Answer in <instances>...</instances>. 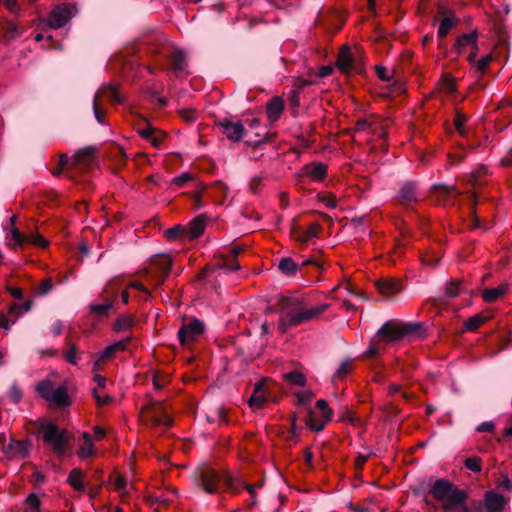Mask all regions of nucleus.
Masks as SVG:
<instances>
[{
    "label": "nucleus",
    "instance_id": "obj_23",
    "mask_svg": "<svg viewBox=\"0 0 512 512\" xmlns=\"http://www.w3.org/2000/svg\"><path fill=\"white\" fill-rule=\"evenodd\" d=\"M460 194L454 187L446 185H436L433 187V195L439 204H453L454 199Z\"/></svg>",
    "mask_w": 512,
    "mask_h": 512
},
{
    "label": "nucleus",
    "instance_id": "obj_42",
    "mask_svg": "<svg viewBox=\"0 0 512 512\" xmlns=\"http://www.w3.org/2000/svg\"><path fill=\"white\" fill-rule=\"evenodd\" d=\"M278 269L285 275H295L298 270V265L292 258H283L278 264Z\"/></svg>",
    "mask_w": 512,
    "mask_h": 512
},
{
    "label": "nucleus",
    "instance_id": "obj_21",
    "mask_svg": "<svg viewBox=\"0 0 512 512\" xmlns=\"http://www.w3.org/2000/svg\"><path fill=\"white\" fill-rule=\"evenodd\" d=\"M102 298L104 300L103 303L90 306L91 312L99 317L106 316L115 301V292L110 289V286L105 287Z\"/></svg>",
    "mask_w": 512,
    "mask_h": 512
},
{
    "label": "nucleus",
    "instance_id": "obj_34",
    "mask_svg": "<svg viewBox=\"0 0 512 512\" xmlns=\"http://www.w3.org/2000/svg\"><path fill=\"white\" fill-rule=\"evenodd\" d=\"M48 402H50L56 407L68 406L70 404V399L67 393V389L63 386L55 388Z\"/></svg>",
    "mask_w": 512,
    "mask_h": 512
},
{
    "label": "nucleus",
    "instance_id": "obj_26",
    "mask_svg": "<svg viewBox=\"0 0 512 512\" xmlns=\"http://www.w3.org/2000/svg\"><path fill=\"white\" fill-rule=\"evenodd\" d=\"M484 502L487 512H501L506 505L504 496L493 491H488L485 494Z\"/></svg>",
    "mask_w": 512,
    "mask_h": 512
},
{
    "label": "nucleus",
    "instance_id": "obj_6",
    "mask_svg": "<svg viewBox=\"0 0 512 512\" xmlns=\"http://www.w3.org/2000/svg\"><path fill=\"white\" fill-rule=\"evenodd\" d=\"M39 430L43 441L50 446L54 454L58 457H63L70 446L72 439L70 433L49 420H41L39 422Z\"/></svg>",
    "mask_w": 512,
    "mask_h": 512
},
{
    "label": "nucleus",
    "instance_id": "obj_35",
    "mask_svg": "<svg viewBox=\"0 0 512 512\" xmlns=\"http://www.w3.org/2000/svg\"><path fill=\"white\" fill-rule=\"evenodd\" d=\"M508 286L506 284H501L498 287L487 288L482 292V299L487 303H492L497 301L503 295L507 293Z\"/></svg>",
    "mask_w": 512,
    "mask_h": 512
},
{
    "label": "nucleus",
    "instance_id": "obj_18",
    "mask_svg": "<svg viewBox=\"0 0 512 512\" xmlns=\"http://www.w3.org/2000/svg\"><path fill=\"white\" fill-rule=\"evenodd\" d=\"M30 443L27 440H10L3 446V451L9 458L23 459L29 453Z\"/></svg>",
    "mask_w": 512,
    "mask_h": 512
},
{
    "label": "nucleus",
    "instance_id": "obj_19",
    "mask_svg": "<svg viewBox=\"0 0 512 512\" xmlns=\"http://www.w3.org/2000/svg\"><path fill=\"white\" fill-rule=\"evenodd\" d=\"M268 401L267 381L261 380L256 383L253 394L251 395L248 403L249 406L256 410L265 406Z\"/></svg>",
    "mask_w": 512,
    "mask_h": 512
},
{
    "label": "nucleus",
    "instance_id": "obj_45",
    "mask_svg": "<svg viewBox=\"0 0 512 512\" xmlns=\"http://www.w3.org/2000/svg\"><path fill=\"white\" fill-rule=\"evenodd\" d=\"M487 175V168L485 166H480L475 171H473L470 175V183L476 187L484 184V177Z\"/></svg>",
    "mask_w": 512,
    "mask_h": 512
},
{
    "label": "nucleus",
    "instance_id": "obj_3",
    "mask_svg": "<svg viewBox=\"0 0 512 512\" xmlns=\"http://www.w3.org/2000/svg\"><path fill=\"white\" fill-rule=\"evenodd\" d=\"M172 267V259L169 255H155L150 259L149 265L139 273L147 285L141 281H132L128 284L129 288L138 290L143 294V300L151 297L150 288L156 289L162 285L170 273Z\"/></svg>",
    "mask_w": 512,
    "mask_h": 512
},
{
    "label": "nucleus",
    "instance_id": "obj_32",
    "mask_svg": "<svg viewBox=\"0 0 512 512\" xmlns=\"http://www.w3.org/2000/svg\"><path fill=\"white\" fill-rule=\"evenodd\" d=\"M353 63V55L348 46H343L338 54V59L336 62L337 67L343 71L347 72L351 69Z\"/></svg>",
    "mask_w": 512,
    "mask_h": 512
},
{
    "label": "nucleus",
    "instance_id": "obj_5",
    "mask_svg": "<svg viewBox=\"0 0 512 512\" xmlns=\"http://www.w3.org/2000/svg\"><path fill=\"white\" fill-rule=\"evenodd\" d=\"M166 61L177 76H187V57L183 50L171 45H162L153 56L152 63L147 66L149 73L167 70Z\"/></svg>",
    "mask_w": 512,
    "mask_h": 512
},
{
    "label": "nucleus",
    "instance_id": "obj_59",
    "mask_svg": "<svg viewBox=\"0 0 512 512\" xmlns=\"http://www.w3.org/2000/svg\"><path fill=\"white\" fill-rule=\"evenodd\" d=\"M193 179V175L191 173H188V172H185V173H182L181 175L173 178L172 180V185L177 187V188H181L183 187L188 181L192 180Z\"/></svg>",
    "mask_w": 512,
    "mask_h": 512
},
{
    "label": "nucleus",
    "instance_id": "obj_27",
    "mask_svg": "<svg viewBox=\"0 0 512 512\" xmlns=\"http://www.w3.org/2000/svg\"><path fill=\"white\" fill-rule=\"evenodd\" d=\"M399 202L404 207H411L413 203L418 201L416 187L412 183L404 184L398 194Z\"/></svg>",
    "mask_w": 512,
    "mask_h": 512
},
{
    "label": "nucleus",
    "instance_id": "obj_56",
    "mask_svg": "<svg viewBox=\"0 0 512 512\" xmlns=\"http://www.w3.org/2000/svg\"><path fill=\"white\" fill-rule=\"evenodd\" d=\"M19 34H20V32L18 30V27L14 22H12V21L6 22V24L4 26L5 38L13 39V38L17 37Z\"/></svg>",
    "mask_w": 512,
    "mask_h": 512
},
{
    "label": "nucleus",
    "instance_id": "obj_15",
    "mask_svg": "<svg viewBox=\"0 0 512 512\" xmlns=\"http://www.w3.org/2000/svg\"><path fill=\"white\" fill-rule=\"evenodd\" d=\"M72 17V7L60 4L50 12L48 23L54 29H59L67 24Z\"/></svg>",
    "mask_w": 512,
    "mask_h": 512
},
{
    "label": "nucleus",
    "instance_id": "obj_53",
    "mask_svg": "<svg viewBox=\"0 0 512 512\" xmlns=\"http://www.w3.org/2000/svg\"><path fill=\"white\" fill-rule=\"evenodd\" d=\"M177 498V490L174 488L167 489L161 495L157 496V501L165 505L173 503Z\"/></svg>",
    "mask_w": 512,
    "mask_h": 512
},
{
    "label": "nucleus",
    "instance_id": "obj_29",
    "mask_svg": "<svg viewBox=\"0 0 512 512\" xmlns=\"http://www.w3.org/2000/svg\"><path fill=\"white\" fill-rule=\"evenodd\" d=\"M456 91L455 78L450 74H443L436 84V93L451 95Z\"/></svg>",
    "mask_w": 512,
    "mask_h": 512
},
{
    "label": "nucleus",
    "instance_id": "obj_58",
    "mask_svg": "<svg viewBox=\"0 0 512 512\" xmlns=\"http://www.w3.org/2000/svg\"><path fill=\"white\" fill-rule=\"evenodd\" d=\"M298 404L306 405L314 398V394L310 390L299 391L295 394Z\"/></svg>",
    "mask_w": 512,
    "mask_h": 512
},
{
    "label": "nucleus",
    "instance_id": "obj_1",
    "mask_svg": "<svg viewBox=\"0 0 512 512\" xmlns=\"http://www.w3.org/2000/svg\"><path fill=\"white\" fill-rule=\"evenodd\" d=\"M329 307L327 303L314 305L303 294L281 295L278 300V328L284 333L291 328L317 321Z\"/></svg>",
    "mask_w": 512,
    "mask_h": 512
},
{
    "label": "nucleus",
    "instance_id": "obj_60",
    "mask_svg": "<svg viewBox=\"0 0 512 512\" xmlns=\"http://www.w3.org/2000/svg\"><path fill=\"white\" fill-rule=\"evenodd\" d=\"M465 467L473 472H480L482 469L481 460L478 457H470L466 459Z\"/></svg>",
    "mask_w": 512,
    "mask_h": 512
},
{
    "label": "nucleus",
    "instance_id": "obj_36",
    "mask_svg": "<svg viewBox=\"0 0 512 512\" xmlns=\"http://www.w3.org/2000/svg\"><path fill=\"white\" fill-rule=\"evenodd\" d=\"M491 318L490 315L484 313H477L471 317H469L464 322V328L466 331L474 332L484 323H486Z\"/></svg>",
    "mask_w": 512,
    "mask_h": 512
},
{
    "label": "nucleus",
    "instance_id": "obj_11",
    "mask_svg": "<svg viewBox=\"0 0 512 512\" xmlns=\"http://www.w3.org/2000/svg\"><path fill=\"white\" fill-rule=\"evenodd\" d=\"M416 328V325L412 323L388 321L379 329L378 336L389 342L397 341L416 331Z\"/></svg>",
    "mask_w": 512,
    "mask_h": 512
},
{
    "label": "nucleus",
    "instance_id": "obj_54",
    "mask_svg": "<svg viewBox=\"0 0 512 512\" xmlns=\"http://www.w3.org/2000/svg\"><path fill=\"white\" fill-rule=\"evenodd\" d=\"M216 415H208L207 419L209 422H219L224 423L227 421V409L223 406H218L215 410Z\"/></svg>",
    "mask_w": 512,
    "mask_h": 512
},
{
    "label": "nucleus",
    "instance_id": "obj_20",
    "mask_svg": "<svg viewBox=\"0 0 512 512\" xmlns=\"http://www.w3.org/2000/svg\"><path fill=\"white\" fill-rule=\"evenodd\" d=\"M77 456L81 460L94 458L97 456V449L93 444V438L88 432H83L78 443Z\"/></svg>",
    "mask_w": 512,
    "mask_h": 512
},
{
    "label": "nucleus",
    "instance_id": "obj_17",
    "mask_svg": "<svg viewBox=\"0 0 512 512\" xmlns=\"http://www.w3.org/2000/svg\"><path fill=\"white\" fill-rule=\"evenodd\" d=\"M321 232V225L317 222L311 223L306 230L293 226L291 228L292 237L301 244H307L313 238L318 237Z\"/></svg>",
    "mask_w": 512,
    "mask_h": 512
},
{
    "label": "nucleus",
    "instance_id": "obj_8",
    "mask_svg": "<svg viewBox=\"0 0 512 512\" xmlns=\"http://www.w3.org/2000/svg\"><path fill=\"white\" fill-rule=\"evenodd\" d=\"M204 332V323L197 318H190L182 323L177 335L181 346L191 348L194 343L199 341Z\"/></svg>",
    "mask_w": 512,
    "mask_h": 512
},
{
    "label": "nucleus",
    "instance_id": "obj_41",
    "mask_svg": "<svg viewBox=\"0 0 512 512\" xmlns=\"http://www.w3.org/2000/svg\"><path fill=\"white\" fill-rule=\"evenodd\" d=\"M466 122H467V116L464 113H462L461 111H456V114L454 117V125H455L457 132L462 137H467L468 133H469L468 127L466 126Z\"/></svg>",
    "mask_w": 512,
    "mask_h": 512
},
{
    "label": "nucleus",
    "instance_id": "obj_48",
    "mask_svg": "<svg viewBox=\"0 0 512 512\" xmlns=\"http://www.w3.org/2000/svg\"><path fill=\"white\" fill-rule=\"evenodd\" d=\"M464 291V288L461 286V282L452 280L446 286L445 294L450 298H455L459 296Z\"/></svg>",
    "mask_w": 512,
    "mask_h": 512
},
{
    "label": "nucleus",
    "instance_id": "obj_63",
    "mask_svg": "<svg viewBox=\"0 0 512 512\" xmlns=\"http://www.w3.org/2000/svg\"><path fill=\"white\" fill-rule=\"evenodd\" d=\"M492 61L491 55H486L482 58H480L478 61L475 60L474 63H476V67L480 72H485L488 68L490 62Z\"/></svg>",
    "mask_w": 512,
    "mask_h": 512
},
{
    "label": "nucleus",
    "instance_id": "obj_47",
    "mask_svg": "<svg viewBox=\"0 0 512 512\" xmlns=\"http://www.w3.org/2000/svg\"><path fill=\"white\" fill-rule=\"evenodd\" d=\"M52 289L53 283L51 278H46L34 287V293L38 296H44L48 294Z\"/></svg>",
    "mask_w": 512,
    "mask_h": 512
},
{
    "label": "nucleus",
    "instance_id": "obj_55",
    "mask_svg": "<svg viewBox=\"0 0 512 512\" xmlns=\"http://www.w3.org/2000/svg\"><path fill=\"white\" fill-rule=\"evenodd\" d=\"M64 358L68 363L72 365L78 364V349L75 344H71L69 346L68 350L64 354Z\"/></svg>",
    "mask_w": 512,
    "mask_h": 512
},
{
    "label": "nucleus",
    "instance_id": "obj_46",
    "mask_svg": "<svg viewBox=\"0 0 512 512\" xmlns=\"http://www.w3.org/2000/svg\"><path fill=\"white\" fill-rule=\"evenodd\" d=\"M165 236L169 240H174V239H178V238L187 239L186 228L182 227L180 225L174 226L165 231Z\"/></svg>",
    "mask_w": 512,
    "mask_h": 512
},
{
    "label": "nucleus",
    "instance_id": "obj_13",
    "mask_svg": "<svg viewBox=\"0 0 512 512\" xmlns=\"http://www.w3.org/2000/svg\"><path fill=\"white\" fill-rule=\"evenodd\" d=\"M478 34L477 32H471L467 34H462L459 36L454 44V48L457 53H464L468 49H471V52L468 55V60L470 63H474L478 53V44H477Z\"/></svg>",
    "mask_w": 512,
    "mask_h": 512
},
{
    "label": "nucleus",
    "instance_id": "obj_61",
    "mask_svg": "<svg viewBox=\"0 0 512 512\" xmlns=\"http://www.w3.org/2000/svg\"><path fill=\"white\" fill-rule=\"evenodd\" d=\"M93 396H94L98 406H104L113 401V398L111 396L102 395L96 389L93 392Z\"/></svg>",
    "mask_w": 512,
    "mask_h": 512
},
{
    "label": "nucleus",
    "instance_id": "obj_51",
    "mask_svg": "<svg viewBox=\"0 0 512 512\" xmlns=\"http://www.w3.org/2000/svg\"><path fill=\"white\" fill-rule=\"evenodd\" d=\"M364 131H368L369 133H372L375 131V128H374V123L371 122L370 120L364 118V119H359L356 123V126H355V130H354V134H357V133H360V132H364ZM355 137V135H353V138Z\"/></svg>",
    "mask_w": 512,
    "mask_h": 512
},
{
    "label": "nucleus",
    "instance_id": "obj_40",
    "mask_svg": "<svg viewBox=\"0 0 512 512\" xmlns=\"http://www.w3.org/2000/svg\"><path fill=\"white\" fill-rule=\"evenodd\" d=\"M283 379L290 385L303 387L306 385V377L300 371H291L283 375Z\"/></svg>",
    "mask_w": 512,
    "mask_h": 512
},
{
    "label": "nucleus",
    "instance_id": "obj_62",
    "mask_svg": "<svg viewBox=\"0 0 512 512\" xmlns=\"http://www.w3.org/2000/svg\"><path fill=\"white\" fill-rule=\"evenodd\" d=\"M250 191L252 193H258L263 187V179L260 176H254L250 181Z\"/></svg>",
    "mask_w": 512,
    "mask_h": 512
},
{
    "label": "nucleus",
    "instance_id": "obj_7",
    "mask_svg": "<svg viewBox=\"0 0 512 512\" xmlns=\"http://www.w3.org/2000/svg\"><path fill=\"white\" fill-rule=\"evenodd\" d=\"M140 421L150 428L166 429L172 425L169 407L165 402H152L142 407Z\"/></svg>",
    "mask_w": 512,
    "mask_h": 512
},
{
    "label": "nucleus",
    "instance_id": "obj_49",
    "mask_svg": "<svg viewBox=\"0 0 512 512\" xmlns=\"http://www.w3.org/2000/svg\"><path fill=\"white\" fill-rule=\"evenodd\" d=\"M134 325V319L131 316H123L117 319L114 323L115 331H125L130 329Z\"/></svg>",
    "mask_w": 512,
    "mask_h": 512
},
{
    "label": "nucleus",
    "instance_id": "obj_10",
    "mask_svg": "<svg viewBox=\"0 0 512 512\" xmlns=\"http://www.w3.org/2000/svg\"><path fill=\"white\" fill-rule=\"evenodd\" d=\"M6 244L11 250L19 251L22 250L26 244H31L39 248H46L48 246V241L38 233L25 235L17 228L13 227L11 229L10 236L7 237Z\"/></svg>",
    "mask_w": 512,
    "mask_h": 512
},
{
    "label": "nucleus",
    "instance_id": "obj_31",
    "mask_svg": "<svg viewBox=\"0 0 512 512\" xmlns=\"http://www.w3.org/2000/svg\"><path fill=\"white\" fill-rule=\"evenodd\" d=\"M31 307H32L31 300H27L22 304L12 303L8 307V313L6 315L10 318L11 323L14 324L18 320L20 315L30 311Z\"/></svg>",
    "mask_w": 512,
    "mask_h": 512
},
{
    "label": "nucleus",
    "instance_id": "obj_52",
    "mask_svg": "<svg viewBox=\"0 0 512 512\" xmlns=\"http://www.w3.org/2000/svg\"><path fill=\"white\" fill-rule=\"evenodd\" d=\"M353 370L352 360L343 361L335 373V378L342 380Z\"/></svg>",
    "mask_w": 512,
    "mask_h": 512
},
{
    "label": "nucleus",
    "instance_id": "obj_37",
    "mask_svg": "<svg viewBox=\"0 0 512 512\" xmlns=\"http://www.w3.org/2000/svg\"><path fill=\"white\" fill-rule=\"evenodd\" d=\"M67 482L76 491H83L84 490V474H83V472L78 468L71 470L68 475Z\"/></svg>",
    "mask_w": 512,
    "mask_h": 512
},
{
    "label": "nucleus",
    "instance_id": "obj_43",
    "mask_svg": "<svg viewBox=\"0 0 512 512\" xmlns=\"http://www.w3.org/2000/svg\"><path fill=\"white\" fill-rule=\"evenodd\" d=\"M54 390V384L50 380L41 381L36 386L37 393L46 401L49 400Z\"/></svg>",
    "mask_w": 512,
    "mask_h": 512
},
{
    "label": "nucleus",
    "instance_id": "obj_14",
    "mask_svg": "<svg viewBox=\"0 0 512 512\" xmlns=\"http://www.w3.org/2000/svg\"><path fill=\"white\" fill-rule=\"evenodd\" d=\"M375 286L377 291L386 299L393 298L403 289L401 280L392 277H384L377 280Z\"/></svg>",
    "mask_w": 512,
    "mask_h": 512
},
{
    "label": "nucleus",
    "instance_id": "obj_25",
    "mask_svg": "<svg viewBox=\"0 0 512 512\" xmlns=\"http://www.w3.org/2000/svg\"><path fill=\"white\" fill-rule=\"evenodd\" d=\"M327 165L322 162H312L305 165L302 169L303 175L314 182H321L327 176Z\"/></svg>",
    "mask_w": 512,
    "mask_h": 512
},
{
    "label": "nucleus",
    "instance_id": "obj_38",
    "mask_svg": "<svg viewBox=\"0 0 512 512\" xmlns=\"http://www.w3.org/2000/svg\"><path fill=\"white\" fill-rule=\"evenodd\" d=\"M41 500L37 494H29L23 503V512H40Z\"/></svg>",
    "mask_w": 512,
    "mask_h": 512
},
{
    "label": "nucleus",
    "instance_id": "obj_28",
    "mask_svg": "<svg viewBox=\"0 0 512 512\" xmlns=\"http://www.w3.org/2000/svg\"><path fill=\"white\" fill-rule=\"evenodd\" d=\"M95 162L94 149L85 148L74 156V164L78 169H89Z\"/></svg>",
    "mask_w": 512,
    "mask_h": 512
},
{
    "label": "nucleus",
    "instance_id": "obj_57",
    "mask_svg": "<svg viewBox=\"0 0 512 512\" xmlns=\"http://www.w3.org/2000/svg\"><path fill=\"white\" fill-rule=\"evenodd\" d=\"M180 117L187 123L196 121L197 112L192 108H182L178 111Z\"/></svg>",
    "mask_w": 512,
    "mask_h": 512
},
{
    "label": "nucleus",
    "instance_id": "obj_33",
    "mask_svg": "<svg viewBox=\"0 0 512 512\" xmlns=\"http://www.w3.org/2000/svg\"><path fill=\"white\" fill-rule=\"evenodd\" d=\"M241 248L240 247H234L232 250H231V253L230 255L228 256H223L220 260V263L218 264L219 267L221 268H225L229 271H236L240 268L236 258L238 256V254L241 252Z\"/></svg>",
    "mask_w": 512,
    "mask_h": 512
},
{
    "label": "nucleus",
    "instance_id": "obj_9",
    "mask_svg": "<svg viewBox=\"0 0 512 512\" xmlns=\"http://www.w3.org/2000/svg\"><path fill=\"white\" fill-rule=\"evenodd\" d=\"M103 99L109 100L112 104H121L123 102L116 84L104 85L95 95L93 101V110L97 121L104 123L105 111L102 108Z\"/></svg>",
    "mask_w": 512,
    "mask_h": 512
},
{
    "label": "nucleus",
    "instance_id": "obj_44",
    "mask_svg": "<svg viewBox=\"0 0 512 512\" xmlns=\"http://www.w3.org/2000/svg\"><path fill=\"white\" fill-rule=\"evenodd\" d=\"M316 198L328 209H335L337 207L336 196L331 192H319Z\"/></svg>",
    "mask_w": 512,
    "mask_h": 512
},
{
    "label": "nucleus",
    "instance_id": "obj_12",
    "mask_svg": "<svg viewBox=\"0 0 512 512\" xmlns=\"http://www.w3.org/2000/svg\"><path fill=\"white\" fill-rule=\"evenodd\" d=\"M316 407L321 412V415L317 417L313 411H310L306 420V424L313 431L319 432L323 430L324 427L331 421L333 411L324 399L318 400L316 402Z\"/></svg>",
    "mask_w": 512,
    "mask_h": 512
},
{
    "label": "nucleus",
    "instance_id": "obj_30",
    "mask_svg": "<svg viewBox=\"0 0 512 512\" xmlns=\"http://www.w3.org/2000/svg\"><path fill=\"white\" fill-rule=\"evenodd\" d=\"M206 226V219L204 216H197L194 220L189 223L186 228L187 239H195L202 235Z\"/></svg>",
    "mask_w": 512,
    "mask_h": 512
},
{
    "label": "nucleus",
    "instance_id": "obj_24",
    "mask_svg": "<svg viewBox=\"0 0 512 512\" xmlns=\"http://www.w3.org/2000/svg\"><path fill=\"white\" fill-rule=\"evenodd\" d=\"M285 103L282 97L274 96L266 103V115L269 122L278 121L284 111Z\"/></svg>",
    "mask_w": 512,
    "mask_h": 512
},
{
    "label": "nucleus",
    "instance_id": "obj_16",
    "mask_svg": "<svg viewBox=\"0 0 512 512\" xmlns=\"http://www.w3.org/2000/svg\"><path fill=\"white\" fill-rule=\"evenodd\" d=\"M129 342L130 338L128 337L107 346L102 352H100L97 355L96 361L94 363V370H97L101 363L113 359L117 352L124 351Z\"/></svg>",
    "mask_w": 512,
    "mask_h": 512
},
{
    "label": "nucleus",
    "instance_id": "obj_39",
    "mask_svg": "<svg viewBox=\"0 0 512 512\" xmlns=\"http://www.w3.org/2000/svg\"><path fill=\"white\" fill-rule=\"evenodd\" d=\"M109 483L112 486V490L118 492L121 496L126 493L127 480L123 475L112 474Z\"/></svg>",
    "mask_w": 512,
    "mask_h": 512
},
{
    "label": "nucleus",
    "instance_id": "obj_2",
    "mask_svg": "<svg viewBox=\"0 0 512 512\" xmlns=\"http://www.w3.org/2000/svg\"><path fill=\"white\" fill-rule=\"evenodd\" d=\"M197 482L201 488L209 494L220 492V487L223 485L225 491L233 494H238L241 488L244 487L250 494L253 502L249 507H253L256 503V485L246 484L244 481L234 477L229 471H218L210 467H203L197 471Z\"/></svg>",
    "mask_w": 512,
    "mask_h": 512
},
{
    "label": "nucleus",
    "instance_id": "obj_50",
    "mask_svg": "<svg viewBox=\"0 0 512 512\" xmlns=\"http://www.w3.org/2000/svg\"><path fill=\"white\" fill-rule=\"evenodd\" d=\"M455 21L451 17H445L439 26L438 29V36L440 38H444L448 35V33L451 31V29L454 27Z\"/></svg>",
    "mask_w": 512,
    "mask_h": 512
},
{
    "label": "nucleus",
    "instance_id": "obj_64",
    "mask_svg": "<svg viewBox=\"0 0 512 512\" xmlns=\"http://www.w3.org/2000/svg\"><path fill=\"white\" fill-rule=\"evenodd\" d=\"M376 74L383 81H389L391 78L390 71L383 66H376Z\"/></svg>",
    "mask_w": 512,
    "mask_h": 512
},
{
    "label": "nucleus",
    "instance_id": "obj_4",
    "mask_svg": "<svg viewBox=\"0 0 512 512\" xmlns=\"http://www.w3.org/2000/svg\"><path fill=\"white\" fill-rule=\"evenodd\" d=\"M431 495L442 503L445 512H471L466 505L468 494L449 481L440 479L435 481L430 489Z\"/></svg>",
    "mask_w": 512,
    "mask_h": 512
},
{
    "label": "nucleus",
    "instance_id": "obj_22",
    "mask_svg": "<svg viewBox=\"0 0 512 512\" xmlns=\"http://www.w3.org/2000/svg\"><path fill=\"white\" fill-rule=\"evenodd\" d=\"M224 135L232 141H240L244 135L245 129L240 121H230L224 119L220 122Z\"/></svg>",
    "mask_w": 512,
    "mask_h": 512
}]
</instances>
